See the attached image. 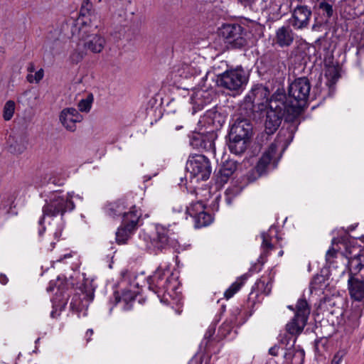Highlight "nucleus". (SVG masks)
I'll return each instance as SVG.
<instances>
[{"label":"nucleus","mask_w":364,"mask_h":364,"mask_svg":"<svg viewBox=\"0 0 364 364\" xmlns=\"http://www.w3.org/2000/svg\"><path fill=\"white\" fill-rule=\"evenodd\" d=\"M292 140V135L287 129H282L275 139L262 154L256 166L247 175L250 182L266 175L269 170L274 169L280 160L282 153Z\"/></svg>","instance_id":"nucleus-1"},{"label":"nucleus","mask_w":364,"mask_h":364,"mask_svg":"<svg viewBox=\"0 0 364 364\" xmlns=\"http://www.w3.org/2000/svg\"><path fill=\"white\" fill-rule=\"evenodd\" d=\"M311 87L310 81L306 77L296 78L289 85L287 95L285 93L282 102L292 117L299 116L307 106Z\"/></svg>","instance_id":"nucleus-2"},{"label":"nucleus","mask_w":364,"mask_h":364,"mask_svg":"<svg viewBox=\"0 0 364 364\" xmlns=\"http://www.w3.org/2000/svg\"><path fill=\"white\" fill-rule=\"evenodd\" d=\"M148 288L157 294L161 302L170 304L174 299L179 287L178 277L168 270L159 267L152 275L147 278Z\"/></svg>","instance_id":"nucleus-3"},{"label":"nucleus","mask_w":364,"mask_h":364,"mask_svg":"<svg viewBox=\"0 0 364 364\" xmlns=\"http://www.w3.org/2000/svg\"><path fill=\"white\" fill-rule=\"evenodd\" d=\"M284 98L285 91L283 89H277L270 97L269 106L262 111V114L264 113L266 116L264 131L268 135L274 134L277 130L285 114L289 119L294 118L287 113V107L282 102Z\"/></svg>","instance_id":"nucleus-4"},{"label":"nucleus","mask_w":364,"mask_h":364,"mask_svg":"<svg viewBox=\"0 0 364 364\" xmlns=\"http://www.w3.org/2000/svg\"><path fill=\"white\" fill-rule=\"evenodd\" d=\"M75 205L71 198L67 196L61 195L60 193H53L42 208L43 214L38 220V225L41 228L38 230V235L41 237L46 230L43 226L46 217H57L60 216L61 220L64 214L70 212L75 208Z\"/></svg>","instance_id":"nucleus-5"},{"label":"nucleus","mask_w":364,"mask_h":364,"mask_svg":"<svg viewBox=\"0 0 364 364\" xmlns=\"http://www.w3.org/2000/svg\"><path fill=\"white\" fill-rule=\"evenodd\" d=\"M311 308L305 299H299L296 303L294 316L286 325V333H280L279 341L287 346L293 336L299 335L307 324Z\"/></svg>","instance_id":"nucleus-6"},{"label":"nucleus","mask_w":364,"mask_h":364,"mask_svg":"<svg viewBox=\"0 0 364 364\" xmlns=\"http://www.w3.org/2000/svg\"><path fill=\"white\" fill-rule=\"evenodd\" d=\"M92 4L89 0H84L79 13V16L71 27L72 37L75 35H85L91 28H97L98 25L95 21L97 14L92 11Z\"/></svg>","instance_id":"nucleus-7"},{"label":"nucleus","mask_w":364,"mask_h":364,"mask_svg":"<svg viewBox=\"0 0 364 364\" xmlns=\"http://www.w3.org/2000/svg\"><path fill=\"white\" fill-rule=\"evenodd\" d=\"M186 168L191 179L196 182L207 181L211 174L212 168L209 159L203 154L189 156Z\"/></svg>","instance_id":"nucleus-8"},{"label":"nucleus","mask_w":364,"mask_h":364,"mask_svg":"<svg viewBox=\"0 0 364 364\" xmlns=\"http://www.w3.org/2000/svg\"><path fill=\"white\" fill-rule=\"evenodd\" d=\"M219 35L232 48H242L247 46V31L238 23L223 24L219 29Z\"/></svg>","instance_id":"nucleus-9"},{"label":"nucleus","mask_w":364,"mask_h":364,"mask_svg":"<svg viewBox=\"0 0 364 364\" xmlns=\"http://www.w3.org/2000/svg\"><path fill=\"white\" fill-rule=\"evenodd\" d=\"M248 80L245 70L242 67L230 69L218 75V84L230 90H239Z\"/></svg>","instance_id":"nucleus-10"},{"label":"nucleus","mask_w":364,"mask_h":364,"mask_svg":"<svg viewBox=\"0 0 364 364\" xmlns=\"http://www.w3.org/2000/svg\"><path fill=\"white\" fill-rule=\"evenodd\" d=\"M269 90L267 87L257 84L254 85L245 98V104L250 106L254 112L262 114L263 109L269 106Z\"/></svg>","instance_id":"nucleus-11"},{"label":"nucleus","mask_w":364,"mask_h":364,"mask_svg":"<svg viewBox=\"0 0 364 364\" xmlns=\"http://www.w3.org/2000/svg\"><path fill=\"white\" fill-rule=\"evenodd\" d=\"M156 229V236L151 240V245L156 253L177 245L176 235L170 229L163 225H157Z\"/></svg>","instance_id":"nucleus-12"},{"label":"nucleus","mask_w":364,"mask_h":364,"mask_svg":"<svg viewBox=\"0 0 364 364\" xmlns=\"http://www.w3.org/2000/svg\"><path fill=\"white\" fill-rule=\"evenodd\" d=\"M141 214L129 213L122 220L121 225L116 232V240L118 244H125L139 227Z\"/></svg>","instance_id":"nucleus-13"},{"label":"nucleus","mask_w":364,"mask_h":364,"mask_svg":"<svg viewBox=\"0 0 364 364\" xmlns=\"http://www.w3.org/2000/svg\"><path fill=\"white\" fill-rule=\"evenodd\" d=\"M343 255L348 259L350 274H357L364 267V250L360 246H347Z\"/></svg>","instance_id":"nucleus-14"},{"label":"nucleus","mask_w":364,"mask_h":364,"mask_svg":"<svg viewBox=\"0 0 364 364\" xmlns=\"http://www.w3.org/2000/svg\"><path fill=\"white\" fill-rule=\"evenodd\" d=\"M217 134L214 132L193 133L190 138V144L194 149H203L215 154V140Z\"/></svg>","instance_id":"nucleus-15"},{"label":"nucleus","mask_w":364,"mask_h":364,"mask_svg":"<svg viewBox=\"0 0 364 364\" xmlns=\"http://www.w3.org/2000/svg\"><path fill=\"white\" fill-rule=\"evenodd\" d=\"M72 283L70 282L67 278L64 276L58 277L56 281H51L49 283V286L47 287L48 291H53L54 288H57L55 292V300H58L59 305L64 306L68 301L69 294L67 291L72 287Z\"/></svg>","instance_id":"nucleus-16"},{"label":"nucleus","mask_w":364,"mask_h":364,"mask_svg":"<svg viewBox=\"0 0 364 364\" xmlns=\"http://www.w3.org/2000/svg\"><path fill=\"white\" fill-rule=\"evenodd\" d=\"M141 214V210L135 205L128 203L125 199H119L109 205L107 213L112 218L122 217V220L129 213Z\"/></svg>","instance_id":"nucleus-17"},{"label":"nucleus","mask_w":364,"mask_h":364,"mask_svg":"<svg viewBox=\"0 0 364 364\" xmlns=\"http://www.w3.org/2000/svg\"><path fill=\"white\" fill-rule=\"evenodd\" d=\"M311 11L310 8L305 5H297L293 10L290 24L295 29H303L309 24Z\"/></svg>","instance_id":"nucleus-18"},{"label":"nucleus","mask_w":364,"mask_h":364,"mask_svg":"<svg viewBox=\"0 0 364 364\" xmlns=\"http://www.w3.org/2000/svg\"><path fill=\"white\" fill-rule=\"evenodd\" d=\"M92 28L84 35H75L73 38L83 41L84 47L92 53H99L102 52L105 46V38L100 34H90Z\"/></svg>","instance_id":"nucleus-19"},{"label":"nucleus","mask_w":364,"mask_h":364,"mask_svg":"<svg viewBox=\"0 0 364 364\" xmlns=\"http://www.w3.org/2000/svg\"><path fill=\"white\" fill-rule=\"evenodd\" d=\"M252 135V124L246 118L238 117L234 122L229 132V136L250 139Z\"/></svg>","instance_id":"nucleus-20"},{"label":"nucleus","mask_w":364,"mask_h":364,"mask_svg":"<svg viewBox=\"0 0 364 364\" xmlns=\"http://www.w3.org/2000/svg\"><path fill=\"white\" fill-rule=\"evenodd\" d=\"M59 119L68 131L73 132L76 130V123L82 120V116L75 108L67 107L60 112Z\"/></svg>","instance_id":"nucleus-21"},{"label":"nucleus","mask_w":364,"mask_h":364,"mask_svg":"<svg viewBox=\"0 0 364 364\" xmlns=\"http://www.w3.org/2000/svg\"><path fill=\"white\" fill-rule=\"evenodd\" d=\"M274 40L280 48L289 47L294 42V33L289 26H283L276 31Z\"/></svg>","instance_id":"nucleus-22"},{"label":"nucleus","mask_w":364,"mask_h":364,"mask_svg":"<svg viewBox=\"0 0 364 364\" xmlns=\"http://www.w3.org/2000/svg\"><path fill=\"white\" fill-rule=\"evenodd\" d=\"M272 278L269 276H262L258 279L255 285L252 287V291L250 294V297L255 292L256 296L259 294L269 295L272 291Z\"/></svg>","instance_id":"nucleus-23"},{"label":"nucleus","mask_w":364,"mask_h":364,"mask_svg":"<svg viewBox=\"0 0 364 364\" xmlns=\"http://www.w3.org/2000/svg\"><path fill=\"white\" fill-rule=\"evenodd\" d=\"M364 301L360 304L353 305V307L347 316L346 325L350 329L354 330L360 326V318L363 315Z\"/></svg>","instance_id":"nucleus-24"},{"label":"nucleus","mask_w":364,"mask_h":364,"mask_svg":"<svg viewBox=\"0 0 364 364\" xmlns=\"http://www.w3.org/2000/svg\"><path fill=\"white\" fill-rule=\"evenodd\" d=\"M348 289L352 299L357 301L364 300V282L350 277L348 279Z\"/></svg>","instance_id":"nucleus-25"},{"label":"nucleus","mask_w":364,"mask_h":364,"mask_svg":"<svg viewBox=\"0 0 364 364\" xmlns=\"http://www.w3.org/2000/svg\"><path fill=\"white\" fill-rule=\"evenodd\" d=\"M7 143L9 144V151L13 154H21L26 149V139L21 135H10L8 138Z\"/></svg>","instance_id":"nucleus-26"},{"label":"nucleus","mask_w":364,"mask_h":364,"mask_svg":"<svg viewBox=\"0 0 364 364\" xmlns=\"http://www.w3.org/2000/svg\"><path fill=\"white\" fill-rule=\"evenodd\" d=\"M250 139L229 136L228 148L232 154L240 155L247 148Z\"/></svg>","instance_id":"nucleus-27"},{"label":"nucleus","mask_w":364,"mask_h":364,"mask_svg":"<svg viewBox=\"0 0 364 364\" xmlns=\"http://www.w3.org/2000/svg\"><path fill=\"white\" fill-rule=\"evenodd\" d=\"M136 294L131 290H124L121 296L115 295L116 303L121 304L124 310H130Z\"/></svg>","instance_id":"nucleus-28"},{"label":"nucleus","mask_w":364,"mask_h":364,"mask_svg":"<svg viewBox=\"0 0 364 364\" xmlns=\"http://www.w3.org/2000/svg\"><path fill=\"white\" fill-rule=\"evenodd\" d=\"M237 162L234 160H227L219 170V177L221 182H226L237 169Z\"/></svg>","instance_id":"nucleus-29"},{"label":"nucleus","mask_w":364,"mask_h":364,"mask_svg":"<svg viewBox=\"0 0 364 364\" xmlns=\"http://www.w3.org/2000/svg\"><path fill=\"white\" fill-rule=\"evenodd\" d=\"M247 277L246 275H242L240 277L237 278V280L231 284V286L225 291L224 296L228 299H230L236 294L242 287V286L245 284L247 280Z\"/></svg>","instance_id":"nucleus-30"},{"label":"nucleus","mask_w":364,"mask_h":364,"mask_svg":"<svg viewBox=\"0 0 364 364\" xmlns=\"http://www.w3.org/2000/svg\"><path fill=\"white\" fill-rule=\"evenodd\" d=\"M205 205L202 201H196L191 203V205L186 208V213L194 220L200 215V213L205 211Z\"/></svg>","instance_id":"nucleus-31"},{"label":"nucleus","mask_w":364,"mask_h":364,"mask_svg":"<svg viewBox=\"0 0 364 364\" xmlns=\"http://www.w3.org/2000/svg\"><path fill=\"white\" fill-rule=\"evenodd\" d=\"M213 218L210 214L203 211L200 215L194 219L195 228H200L210 225Z\"/></svg>","instance_id":"nucleus-32"},{"label":"nucleus","mask_w":364,"mask_h":364,"mask_svg":"<svg viewBox=\"0 0 364 364\" xmlns=\"http://www.w3.org/2000/svg\"><path fill=\"white\" fill-rule=\"evenodd\" d=\"M85 306H87V304H84L83 301L79 295H74L72 298L70 304V307L73 311L76 312L82 311Z\"/></svg>","instance_id":"nucleus-33"},{"label":"nucleus","mask_w":364,"mask_h":364,"mask_svg":"<svg viewBox=\"0 0 364 364\" xmlns=\"http://www.w3.org/2000/svg\"><path fill=\"white\" fill-rule=\"evenodd\" d=\"M321 308L323 309V311H328L331 314L336 313V309L338 310L340 309L339 306H336V301L333 299L331 298L325 299L321 303Z\"/></svg>","instance_id":"nucleus-34"},{"label":"nucleus","mask_w":364,"mask_h":364,"mask_svg":"<svg viewBox=\"0 0 364 364\" xmlns=\"http://www.w3.org/2000/svg\"><path fill=\"white\" fill-rule=\"evenodd\" d=\"M318 9L323 15L325 16L326 19L330 18L333 14V6L331 4L326 1H322L318 4Z\"/></svg>","instance_id":"nucleus-35"},{"label":"nucleus","mask_w":364,"mask_h":364,"mask_svg":"<svg viewBox=\"0 0 364 364\" xmlns=\"http://www.w3.org/2000/svg\"><path fill=\"white\" fill-rule=\"evenodd\" d=\"M15 111V102L12 100H9L6 102L3 109V117L6 121L10 120Z\"/></svg>","instance_id":"nucleus-36"},{"label":"nucleus","mask_w":364,"mask_h":364,"mask_svg":"<svg viewBox=\"0 0 364 364\" xmlns=\"http://www.w3.org/2000/svg\"><path fill=\"white\" fill-rule=\"evenodd\" d=\"M326 279L325 276L322 274L315 275L310 284L311 289L314 290L323 289V287L326 286Z\"/></svg>","instance_id":"nucleus-37"},{"label":"nucleus","mask_w":364,"mask_h":364,"mask_svg":"<svg viewBox=\"0 0 364 364\" xmlns=\"http://www.w3.org/2000/svg\"><path fill=\"white\" fill-rule=\"evenodd\" d=\"M93 102V95L90 94L85 99L81 100L78 102V109L80 112H88L92 107Z\"/></svg>","instance_id":"nucleus-38"},{"label":"nucleus","mask_w":364,"mask_h":364,"mask_svg":"<svg viewBox=\"0 0 364 364\" xmlns=\"http://www.w3.org/2000/svg\"><path fill=\"white\" fill-rule=\"evenodd\" d=\"M216 326L215 324H211L208 328L205 335L203 343H205V346H207L208 343L213 340V337L215 333Z\"/></svg>","instance_id":"nucleus-39"},{"label":"nucleus","mask_w":364,"mask_h":364,"mask_svg":"<svg viewBox=\"0 0 364 364\" xmlns=\"http://www.w3.org/2000/svg\"><path fill=\"white\" fill-rule=\"evenodd\" d=\"M326 76L331 80L332 83H335L339 78V73L334 67H330L326 72Z\"/></svg>","instance_id":"nucleus-40"},{"label":"nucleus","mask_w":364,"mask_h":364,"mask_svg":"<svg viewBox=\"0 0 364 364\" xmlns=\"http://www.w3.org/2000/svg\"><path fill=\"white\" fill-rule=\"evenodd\" d=\"M241 310L238 306L232 308L231 310V314L229 318V321L232 325H237L238 322V316L240 315Z\"/></svg>","instance_id":"nucleus-41"},{"label":"nucleus","mask_w":364,"mask_h":364,"mask_svg":"<svg viewBox=\"0 0 364 364\" xmlns=\"http://www.w3.org/2000/svg\"><path fill=\"white\" fill-rule=\"evenodd\" d=\"M338 252L334 248H330L326 254V261L329 265L334 262V259L337 258Z\"/></svg>","instance_id":"nucleus-42"},{"label":"nucleus","mask_w":364,"mask_h":364,"mask_svg":"<svg viewBox=\"0 0 364 364\" xmlns=\"http://www.w3.org/2000/svg\"><path fill=\"white\" fill-rule=\"evenodd\" d=\"M12 203V198L7 194L0 196V209H6Z\"/></svg>","instance_id":"nucleus-43"},{"label":"nucleus","mask_w":364,"mask_h":364,"mask_svg":"<svg viewBox=\"0 0 364 364\" xmlns=\"http://www.w3.org/2000/svg\"><path fill=\"white\" fill-rule=\"evenodd\" d=\"M203 97V92H198L196 94V96L191 97L192 103L193 104V109H201L203 105L198 102L200 100V98Z\"/></svg>","instance_id":"nucleus-44"},{"label":"nucleus","mask_w":364,"mask_h":364,"mask_svg":"<svg viewBox=\"0 0 364 364\" xmlns=\"http://www.w3.org/2000/svg\"><path fill=\"white\" fill-rule=\"evenodd\" d=\"M262 246L263 248H265L267 250H271L273 248V245L271 243L270 240L269 239V236L266 233L262 234Z\"/></svg>","instance_id":"nucleus-45"},{"label":"nucleus","mask_w":364,"mask_h":364,"mask_svg":"<svg viewBox=\"0 0 364 364\" xmlns=\"http://www.w3.org/2000/svg\"><path fill=\"white\" fill-rule=\"evenodd\" d=\"M63 230V223L61 222L57 227V228L53 232V237L55 240H58L61 236Z\"/></svg>","instance_id":"nucleus-46"},{"label":"nucleus","mask_w":364,"mask_h":364,"mask_svg":"<svg viewBox=\"0 0 364 364\" xmlns=\"http://www.w3.org/2000/svg\"><path fill=\"white\" fill-rule=\"evenodd\" d=\"M43 75L44 74L43 69H40L39 70H38L34 75V82L36 83L40 82L43 79Z\"/></svg>","instance_id":"nucleus-47"},{"label":"nucleus","mask_w":364,"mask_h":364,"mask_svg":"<svg viewBox=\"0 0 364 364\" xmlns=\"http://www.w3.org/2000/svg\"><path fill=\"white\" fill-rule=\"evenodd\" d=\"M83 299L86 300V303H89L92 301L94 298V293L93 291H90L89 293H83Z\"/></svg>","instance_id":"nucleus-48"},{"label":"nucleus","mask_w":364,"mask_h":364,"mask_svg":"<svg viewBox=\"0 0 364 364\" xmlns=\"http://www.w3.org/2000/svg\"><path fill=\"white\" fill-rule=\"evenodd\" d=\"M206 117L213 118V119L214 120L217 117H220V114L219 113H218L217 112L209 111L207 112ZM213 124L215 123L214 121L213 122Z\"/></svg>","instance_id":"nucleus-49"},{"label":"nucleus","mask_w":364,"mask_h":364,"mask_svg":"<svg viewBox=\"0 0 364 364\" xmlns=\"http://www.w3.org/2000/svg\"><path fill=\"white\" fill-rule=\"evenodd\" d=\"M279 346L275 345L269 348V353L273 356H276L279 353Z\"/></svg>","instance_id":"nucleus-50"},{"label":"nucleus","mask_w":364,"mask_h":364,"mask_svg":"<svg viewBox=\"0 0 364 364\" xmlns=\"http://www.w3.org/2000/svg\"><path fill=\"white\" fill-rule=\"evenodd\" d=\"M9 282V278L3 273H0V283L3 285H6Z\"/></svg>","instance_id":"nucleus-51"},{"label":"nucleus","mask_w":364,"mask_h":364,"mask_svg":"<svg viewBox=\"0 0 364 364\" xmlns=\"http://www.w3.org/2000/svg\"><path fill=\"white\" fill-rule=\"evenodd\" d=\"M341 362V357L336 355L332 359L331 364H340Z\"/></svg>","instance_id":"nucleus-52"},{"label":"nucleus","mask_w":364,"mask_h":364,"mask_svg":"<svg viewBox=\"0 0 364 364\" xmlns=\"http://www.w3.org/2000/svg\"><path fill=\"white\" fill-rule=\"evenodd\" d=\"M92 335H93V330L92 328H90L86 331L85 336L87 337V342L90 341L91 336Z\"/></svg>","instance_id":"nucleus-53"},{"label":"nucleus","mask_w":364,"mask_h":364,"mask_svg":"<svg viewBox=\"0 0 364 364\" xmlns=\"http://www.w3.org/2000/svg\"><path fill=\"white\" fill-rule=\"evenodd\" d=\"M243 6H247L250 5L254 0H238Z\"/></svg>","instance_id":"nucleus-54"},{"label":"nucleus","mask_w":364,"mask_h":364,"mask_svg":"<svg viewBox=\"0 0 364 364\" xmlns=\"http://www.w3.org/2000/svg\"><path fill=\"white\" fill-rule=\"evenodd\" d=\"M28 71L29 73H33L34 72L35 70V66H34V64L33 63H29L28 66V68H27Z\"/></svg>","instance_id":"nucleus-55"},{"label":"nucleus","mask_w":364,"mask_h":364,"mask_svg":"<svg viewBox=\"0 0 364 364\" xmlns=\"http://www.w3.org/2000/svg\"><path fill=\"white\" fill-rule=\"evenodd\" d=\"M27 80L31 83L34 82V75L28 74L27 75Z\"/></svg>","instance_id":"nucleus-56"},{"label":"nucleus","mask_w":364,"mask_h":364,"mask_svg":"<svg viewBox=\"0 0 364 364\" xmlns=\"http://www.w3.org/2000/svg\"><path fill=\"white\" fill-rule=\"evenodd\" d=\"M72 257V255L70 253L65 254L63 257H61L59 259H58V262H61L63 259L66 258H70Z\"/></svg>","instance_id":"nucleus-57"},{"label":"nucleus","mask_w":364,"mask_h":364,"mask_svg":"<svg viewBox=\"0 0 364 364\" xmlns=\"http://www.w3.org/2000/svg\"><path fill=\"white\" fill-rule=\"evenodd\" d=\"M4 59V51L1 48H0V65Z\"/></svg>","instance_id":"nucleus-58"},{"label":"nucleus","mask_w":364,"mask_h":364,"mask_svg":"<svg viewBox=\"0 0 364 364\" xmlns=\"http://www.w3.org/2000/svg\"><path fill=\"white\" fill-rule=\"evenodd\" d=\"M50 316L52 318H56L57 317L56 309H55V306H53V311L50 313Z\"/></svg>","instance_id":"nucleus-59"},{"label":"nucleus","mask_w":364,"mask_h":364,"mask_svg":"<svg viewBox=\"0 0 364 364\" xmlns=\"http://www.w3.org/2000/svg\"><path fill=\"white\" fill-rule=\"evenodd\" d=\"M82 55H80V53H77V59H76V61H79V60H82Z\"/></svg>","instance_id":"nucleus-60"},{"label":"nucleus","mask_w":364,"mask_h":364,"mask_svg":"<svg viewBox=\"0 0 364 364\" xmlns=\"http://www.w3.org/2000/svg\"><path fill=\"white\" fill-rule=\"evenodd\" d=\"M288 309H291V310H292V311H294L295 312L296 311V306L295 308H294L293 306L290 305V306H288Z\"/></svg>","instance_id":"nucleus-61"},{"label":"nucleus","mask_w":364,"mask_h":364,"mask_svg":"<svg viewBox=\"0 0 364 364\" xmlns=\"http://www.w3.org/2000/svg\"><path fill=\"white\" fill-rule=\"evenodd\" d=\"M54 245H55V242H51L50 245H51V247H52V248H53V247H54Z\"/></svg>","instance_id":"nucleus-62"},{"label":"nucleus","mask_w":364,"mask_h":364,"mask_svg":"<svg viewBox=\"0 0 364 364\" xmlns=\"http://www.w3.org/2000/svg\"><path fill=\"white\" fill-rule=\"evenodd\" d=\"M226 200H227V202H228V203H230V199L229 198H226Z\"/></svg>","instance_id":"nucleus-63"},{"label":"nucleus","mask_w":364,"mask_h":364,"mask_svg":"<svg viewBox=\"0 0 364 364\" xmlns=\"http://www.w3.org/2000/svg\"><path fill=\"white\" fill-rule=\"evenodd\" d=\"M177 210H178V212H181V210H182V208H181V207H179V208H178V209Z\"/></svg>","instance_id":"nucleus-64"}]
</instances>
